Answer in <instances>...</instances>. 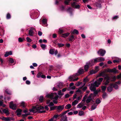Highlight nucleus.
I'll return each mask as SVG.
<instances>
[{
	"label": "nucleus",
	"mask_w": 121,
	"mask_h": 121,
	"mask_svg": "<svg viewBox=\"0 0 121 121\" xmlns=\"http://www.w3.org/2000/svg\"><path fill=\"white\" fill-rule=\"evenodd\" d=\"M55 50L54 49H51L49 51V53L52 55L54 53Z\"/></svg>",
	"instance_id": "obj_32"
},
{
	"label": "nucleus",
	"mask_w": 121,
	"mask_h": 121,
	"mask_svg": "<svg viewBox=\"0 0 121 121\" xmlns=\"http://www.w3.org/2000/svg\"><path fill=\"white\" fill-rule=\"evenodd\" d=\"M18 40L20 42H22L23 41V39L21 38L20 37L18 38Z\"/></svg>",
	"instance_id": "obj_61"
},
{
	"label": "nucleus",
	"mask_w": 121,
	"mask_h": 121,
	"mask_svg": "<svg viewBox=\"0 0 121 121\" xmlns=\"http://www.w3.org/2000/svg\"><path fill=\"white\" fill-rule=\"evenodd\" d=\"M107 94L105 93H104L103 95V97L104 98H105L107 96Z\"/></svg>",
	"instance_id": "obj_50"
},
{
	"label": "nucleus",
	"mask_w": 121,
	"mask_h": 121,
	"mask_svg": "<svg viewBox=\"0 0 121 121\" xmlns=\"http://www.w3.org/2000/svg\"><path fill=\"white\" fill-rule=\"evenodd\" d=\"M42 34V32L39 31L38 32V35L39 36H41Z\"/></svg>",
	"instance_id": "obj_64"
},
{
	"label": "nucleus",
	"mask_w": 121,
	"mask_h": 121,
	"mask_svg": "<svg viewBox=\"0 0 121 121\" xmlns=\"http://www.w3.org/2000/svg\"><path fill=\"white\" fill-rule=\"evenodd\" d=\"M33 34V32L32 30L30 29V30L29 32V35L31 36H32Z\"/></svg>",
	"instance_id": "obj_31"
},
{
	"label": "nucleus",
	"mask_w": 121,
	"mask_h": 121,
	"mask_svg": "<svg viewBox=\"0 0 121 121\" xmlns=\"http://www.w3.org/2000/svg\"><path fill=\"white\" fill-rule=\"evenodd\" d=\"M42 22L44 24H45L47 23V20L46 19H43L42 20Z\"/></svg>",
	"instance_id": "obj_46"
},
{
	"label": "nucleus",
	"mask_w": 121,
	"mask_h": 121,
	"mask_svg": "<svg viewBox=\"0 0 121 121\" xmlns=\"http://www.w3.org/2000/svg\"><path fill=\"white\" fill-rule=\"evenodd\" d=\"M5 92L7 93L8 94H11V92L9 91V90L8 89H7L5 91Z\"/></svg>",
	"instance_id": "obj_62"
},
{
	"label": "nucleus",
	"mask_w": 121,
	"mask_h": 121,
	"mask_svg": "<svg viewBox=\"0 0 121 121\" xmlns=\"http://www.w3.org/2000/svg\"><path fill=\"white\" fill-rule=\"evenodd\" d=\"M69 40L70 41H73L74 40V37L73 35H72L71 36V38L69 39Z\"/></svg>",
	"instance_id": "obj_34"
},
{
	"label": "nucleus",
	"mask_w": 121,
	"mask_h": 121,
	"mask_svg": "<svg viewBox=\"0 0 121 121\" xmlns=\"http://www.w3.org/2000/svg\"><path fill=\"white\" fill-rule=\"evenodd\" d=\"M43 96H41L40 97L39 99V100L40 102H42L43 101Z\"/></svg>",
	"instance_id": "obj_53"
},
{
	"label": "nucleus",
	"mask_w": 121,
	"mask_h": 121,
	"mask_svg": "<svg viewBox=\"0 0 121 121\" xmlns=\"http://www.w3.org/2000/svg\"><path fill=\"white\" fill-rule=\"evenodd\" d=\"M3 111L7 115H8L9 114V112L7 108L4 109L3 110Z\"/></svg>",
	"instance_id": "obj_16"
},
{
	"label": "nucleus",
	"mask_w": 121,
	"mask_h": 121,
	"mask_svg": "<svg viewBox=\"0 0 121 121\" xmlns=\"http://www.w3.org/2000/svg\"><path fill=\"white\" fill-rule=\"evenodd\" d=\"M97 53L100 56H103L104 55L106 51L104 50L101 49L98 51Z\"/></svg>",
	"instance_id": "obj_7"
},
{
	"label": "nucleus",
	"mask_w": 121,
	"mask_h": 121,
	"mask_svg": "<svg viewBox=\"0 0 121 121\" xmlns=\"http://www.w3.org/2000/svg\"><path fill=\"white\" fill-rule=\"evenodd\" d=\"M78 102V101L77 100H75L74 101L72 102V105H75Z\"/></svg>",
	"instance_id": "obj_26"
},
{
	"label": "nucleus",
	"mask_w": 121,
	"mask_h": 121,
	"mask_svg": "<svg viewBox=\"0 0 121 121\" xmlns=\"http://www.w3.org/2000/svg\"><path fill=\"white\" fill-rule=\"evenodd\" d=\"M92 95V94H91L88 97L87 99L86 100V102L87 103H89L91 101V97Z\"/></svg>",
	"instance_id": "obj_15"
},
{
	"label": "nucleus",
	"mask_w": 121,
	"mask_h": 121,
	"mask_svg": "<svg viewBox=\"0 0 121 121\" xmlns=\"http://www.w3.org/2000/svg\"><path fill=\"white\" fill-rule=\"evenodd\" d=\"M72 7L76 9H79L80 7V5H76V3L73 2L72 4Z\"/></svg>",
	"instance_id": "obj_13"
},
{
	"label": "nucleus",
	"mask_w": 121,
	"mask_h": 121,
	"mask_svg": "<svg viewBox=\"0 0 121 121\" xmlns=\"http://www.w3.org/2000/svg\"><path fill=\"white\" fill-rule=\"evenodd\" d=\"M67 112V111H65L62 113L60 114L59 116L62 117L61 118V121H67V117L65 115L63 116V115L65 114Z\"/></svg>",
	"instance_id": "obj_6"
},
{
	"label": "nucleus",
	"mask_w": 121,
	"mask_h": 121,
	"mask_svg": "<svg viewBox=\"0 0 121 121\" xmlns=\"http://www.w3.org/2000/svg\"><path fill=\"white\" fill-rule=\"evenodd\" d=\"M79 115L81 116L84 115V112L83 111H80L78 113Z\"/></svg>",
	"instance_id": "obj_38"
},
{
	"label": "nucleus",
	"mask_w": 121,
	"mask_h": 121,
	"mask_svg": "<svg viewBox=\"0 0 121 121\" xmlns=\"http://www.w3.org/2000/svg\"><path fill=\"white\" fill-rule=\"evenodd\" d=\"M56 108L57 110L58 111L60 112L64 108V106L62 105L59 106H56Z\"/></svg>",
	"instance_id": "obj_12"
},
{
	"label": "nucleus",
	"mask_w": 121,
	"mask_h": 121,
	"mask_svg": "<svg viewBox=\"0 0 121 121\" xmlns=\"http://www.w3.org/2000/svg\"><path fill=\"white\" fill-rule=\"evenodd\" d=\"M70 33H67L64 34H62V35L61 36L64 38H65L68 36L69 35Z\"/></svg>",
	"instance_id": "obj_20"
},
{
	"label": "nucleus",
	"mask_w": 121,
	"mask_h": 121,
	"mask_svg": "<svg viewBox=\"0 0 121 121\" xmlns=\"http://www.w3.org/2000/svg\"><path fill=\"white\" fill-rule=\"evenodd\" d=\"M86 98L87 95H85L82 101H85V99H86Z\"/></svg>",
	"instance_id": "obj_63"
},
{
	"label": "nucleus",
	"mask_w": 121,
	"mask_h": 121,
	"mask_svg": "<svg viewBox=\"0 0 121 121\" xmlns=\"http://www.w3.org/2000/svg\"><path fill=\"white\" fill-rule=\"evenodd\" d=\"M59 116L58 115H54L52 118L49 119L48 121H56L57 120L56 118Z\"/></svg>",
	"instance_id": "obj_11"
},
{
	"label": "nucleus",
	"mask_w": 121,
	"mask_h": 121,
	"mask_svg": "<svg viewBox=\"0 0 121 121\" xmlns=\"http://www.w3.org/2000/svg\"><path fill=\"white\" fill-rule=\"evenodd\" d=\"M21 105L23 107H25V103L23 102H22L21 103Z\"/></svg>",
	"instance_id": "obj_48"
},
{
	"label": "nucleus",
	"mask_w": 121,
	"mask_h": 121,
	"mask_svg": "<svg viewBox=\"0 0 121 121\" xmlns=\"http://www.w3.org/2000/svg\"><path fill=\"white\" fill-rule=\"evenodd\" d=\"M93 60V62L94 63V65L95 63L98 62V58L95 59H94V60Z\"/></svg>",
	"instance_id": "obj_37"
},
{
	"label": "nucleus",
	"mask_w": 121,
	"mask_h": 121,
	"mask_svg": "<svg viewBox=\"0 0 121 121\" xmlns=\"http://www.w3.org/2000/svg\"><path fill=\"white\" fill-rule=\"evenodd\" d=\"M71 0H66L65 1V4L66 5L68 4L69 1Z\"/></svg>",
	"instance_id": "obj_45"
},
{
	"label": "nucleus",
	"mask_w": 121,
	"mask_h": 121,
	"mask_svg": "<svg viewBox=\"0 0 121 121\" xmlns=\"http://www.w3.org/2000/svg\"><path fill=\"white\" fill-rule=\"evenodd\" d=\"M111 69H108L105 70L106 72H111Z\"/></svg>",
	"instance_id": "obj_51"
},
{
	"label": "nucleus",
	"mask_w": 121,
	"mask_h": 121,
	"mask_svg": "<svg viewBox=\"0 0 121 121\" xmlns=\"http://www.w3.org/2000/svg\"><path fill=\"white\" fill-rule=\"evenodd\" d=\"M98 62H100L104 61L105 60V59L102 57H100L98 58Z\"/></svg>",
	"instance_id": "obj_18"
},
{
	"label": "nucleus",
	"mask_w": 121,
	"mask_h": 121,
	"mask_svg": "<svg viewBox=\"0 0 121 121\" xmlns=\"http://www.w3.org/2000/svg\"><path fill=\"white\" fill-rule=\"evenodd\" d=\"M84 105V104H83L82 103H80L77 105V108H81Z\"/></svg>",
	"instance_id": "obj_25"
},
{
	"label": "nucleus",
	"mask_w": 121,
	"mask_h": 121,
	"mask_svg": "<svg viewBox=\"0 0 121 121\" xmlns=\"http://www.w3.org/2000/svg\"><path fill=\"white\" fill-rule=\"evenodd\" d=\"M26 39L28 42H30L31 41V40L29 37H27L26 38Z\"/></svg>",
	"instance_id": "obj_47"
},
{
	"label": "nucleus",
	"mask_w": 121,
	"mask_h": 121,
	"mask_svg": "<svg viewBox=\"0 0 121 121\" xmlns=\"http://www.w3.org/2000/svg\"><path fill=\"white\" fill-rule=\"evenodd\" d=\"M98 71V70L97 71H94L93 70H91L90 73L89 74H93L95 73H96Z\"/></svg>",
	"instance_id": "obj_30"
},
{
	"label": "nucleus",
	"mask_w": 121,
	"mask_h": 121,
	"mask_svg": "<svg viewBox=\"0 0 121 121\" xmlns=\"http://www.w3.org/2000/svg\"><path fill=\"white\" fill-rule=\"evenodd\" d=\"M105 70H104V71L100 73L102 77H104L106 75L105 73Z\"/></svg>",
	"instance_id": "obj_33"
},
{
	"label": "nucleus",
	"mask_w": 121,
	"mask_h": 121,
	"mask_svg": "<svg viewBox=\"0 0 121 121\" xmlns=\"http://www.w3.org/2000/svg\"><path fill=\"white\" fill-rule=\"evenodd\" d=\"M3 102L0 101V106H2L3 107H4L5 106V105L4 104H3Z\"/></svg>",
	"instance_id": "obj_42"
},
{
	"label": "nucleus",
	"mask_w": 121,
	"mask_h": 121,
	"mask_svg": "<svg viewBox=\"0 0 121 121\" xmlns=\"http://www.w3.org/2000/svg\"><path fill=\"white\" fill-rule=\"evenodd\" d=\"M9 107L11 108L14 110H15L16 109V105L15 104H14L13 102H11L9 104Z\"/></svg>",
	"instance_id": "obj_8"
},
{
	"label": "nucleus",
	"mask_w": 121,
	"mask_h": 121,
	"mask_svg": "<svg viewBox=\"0 0 121 121\" xmlns=\"http://www.w3.org/2000/svg\"><path fill=\"white\" fill-rule=\"evenodd\" d=\"M82 97V95H80L78 96L77 98V100H78V101L80 99H81Z\"/></svg>",
	"instance_id": "obj_59"
},
{
	"label": "nucleus",
	"mask_w": 121,
	"mask_h": 121,
	"mask_svg": "<svg viewBox=\"0 0 121 121\" xmlns=\"http://www.w3.org/2000/svg\"><path fill=\"white\" fill-rule=\"evenodd\" d=\"M54 105L53 103L52 102H50L48 106L50 107L53 106Z\"/></svg>",
	"instance_id": "obj_55"
},
{
	"label": "nucleus",
	"mask_w": 121,
	"mask_h": 121,
	"mask_svg": "<svg viewBox=\"0 0 121 121\" xmlns=\"http://www.w3.org/2000/svg\"><path fill=\"white\" fill-rule=\"evenodd\" d=\"M97 105L95 104H93L91 108V110H93L96 108V107Z\"/></svg>",
	"instance_id": "obj_27"
},
{
	"label": "nucleus",
	"mask_w": 121,
	"mask_h": 121,
	"mask_svg": "<svg viewBox=\"0 0 121 121\" xmlns=\"http://www.w3.org/2000/svg\"><path fill=\"white\" fill-rule=\"evenodd\" d=\"M111 78L112 79V80H111V81H115L116 80V78L115 76H113V77H111Z\"/></svg>",
	"instance_id": "obj_52"
},
{
	"label": "nucleus",
	"mask_w": 121,
	"mask_h": 121,
	"mask_svg": "<svg viewBox=\"0 0 121 121\" xmlns=\"http://www.w3.org/2000/svg\"><path fill=\"white\" fill-rule=\"evenodd\" d=\"M9 55V52H6L5 54H4V56L5 57H7Z\"/></svg>",
	"instance_id": "obj_56"
},
{
	"label": "nucleus",
	"mask_w": 121,
	"mask_h": 121,
	"mask_svg": "<svg viewBox=\"0 0 121 121\" xmlns=\"http://www.w3.org/2000/svg\"><path fill=\"white\" fill-rule=\"evenodd\" d=\"M84 72V71L83 69L82 68H80L78 70V72L79 74H82Z\"/></svg>",
	"instance_id": "obj_22"
},
{
	"label": "nucleus",
	"mask_w": 121,
	"mask_h": 121,
	"mask_svg": "<svg viewBox=\"0 0 121 121\" xmlns=\"http://www.w3.org/2000/svg\"><path fill=\"white\" fill-rule=\"evenodd\" d=\"M77 74L73 75L70 76L69 77V81L74 82L77 81L78 79V78H76V76L77 75Z\"/></svg>",
	"instance_id": "obj_5"
},
{
	"label": "nucleus",
	"mask_w": 121,
	"mask_h": 121,
	"mask_svg": "<svg viewBox=\"0 0 121 121\" xmlns=\"http://www.w3.org/2000/svg\"><path fill=\"white\" fill-rule=\"evenodd\" d=\"M105 78L106 80V81L104 83V84L105 85H107L110 82V77L106 75L105 77Z\"/></svg>",
	"instance_id": "obj_9"
},
{
	"label": "nucleus",
	"mask_w": 121,
	"mask_h": 121,
	"mask_svg": "<svg viewBox=\"0 0 121 121\" xmlns=\"http://www.w3.org/2000/svg\"><path fill=\"white\" fill-rule=\"evenodd\" d=\"M71 107V105L70 104H68L66 105L65 108L67 109H69Z\"/></svg>",
	"instance_id": "obj_23"
},
{
	"label": "nucleus",
	"mask_w": 121,
	"mask_h": 121,
	"mask_svg": "<svg viewBox=\"0 0 121 121\" xmlns=\"http://www.w3.org/2000/svg\"><path fill=\"white\" fill-rule=\"evenodd\" d=\"M71 34H73L74 33H75L77 34H78V31L76 30H74L73 31L71 32Z\"/></svg>",
	"instance_id": "obj_24"
},
{
	"label": "nucleus",
	"mask_w": 121,
	"mask_h": 121,
	"mask_svg": "<svg viewBox=\"0 0 121 121\" xmlns=\"http://www.w3.org/2000/svg\"><path fill=\"white\" fill-rule=\"evenodd\" d=\"M41 46L43 49H44L46 47V45L45 44H42L41 45Z\"/></svg>",
	"instance_id": "obj_40"
},
{
	"label": "nucleus",
	"mask_w": 121,
	"mask_h": 121,
	"mask_svg": "<svg viewBox=\"0 0 121 121\" xmlns=\"http://www.w3.org/2000/svg\"><path fill=\"white\" fill-rule=\"evenodd\" d=\"M46 96L52 99H54L57 100L58 98L57 96L55 93H52L50 94H48L46 95Z\"/></svg>",
	"instance_id": "obj_4"
},
{
	"label": "nucleus",
	"mask_w": 121,
	"mask_h": 121,
	"mask_svg": "<svg viewBox=\"0 0 121 121\" xmlns=\"http://www.w3.org/2000/svg\"><path fill=\"white\" fill-rule=\"evenodd\" d=\"M6 17L7 19H9L11 17V16L9 13H8Z\"/></svg>",
	"instance_id": "obj_49"
},
{
	"label": "nucleus",
	"mask_w": 121,
	"mask_h": 121,
	"mask_svg": "<svg viewBox=\"0 0 121 121\" xmlns=\"http://www.w3.org/2000/svg\"><path fill=\"white\" fill-rule=\"evenodd\" d=\"M50 107V111L54 110L55 109V108H56V106L53 107L51 106Z\"/></svg>",
	"instance_id": "obj_43"
},
{
	"label": "nucleus",
	"mask_w": 121,
	"mask_h": 121,
	"mask_svg": "<svg viewBox=\"0 0 121 121\" xmlns=\"http://www.w3.org/2000/svg\"><path fill=\"white\" fill-rule=\"evenodd\" d=\"M76 93H80V94H81L83 93V92L80 89H78L76 91Z\"/></svg>",
	"instance_id": "obj_28"
},
{
	"label": "nucleus",
	"mask_w": 121,
	"mask_h": 121,
	"mask_svg": "<svg viewBox=\"0 0 121 121\" xmlns=\"http://www.w3.org/2000/svg\"><path fill=\"white\" fill-rule=\"evenodd\" d=\"M1 119L4 121H11L13 120L12 118L11 117H0Z\"/></svg>",
	"instance_id": "obj_10"
},
{
	"label": "nucleus",
	"mask_w": 121,
	"mask_h": 121,
	"mask_svg": "<svg viewBox=\"0 0 121 121\" xmlns=\"http://www.w3.org/2000/svg\"><path fill=\"white\" fill-rule=\"evenodd\" d=\"M113 85V84H111L110 86L108 87L107 90L108 92H111L112 91Z\"/></svg>",
	"instance_id": "obj_14"
},
{
	"label": "nucleus",
	"mask_w": 121,
	"mask_h": 121,
	"mask_svg": "<svg viewBox=\"0 0 121 121\" xmlns=\"http://www.w3.org/2000/svg\"><path fill=\"white\" fill-rule=\"evenodd\" d=\"M73 10V9H72L70 7L69 8V9L67 10V11L68 12H70L72 11Z\"/></svg>",
	"instance_id": "obj_57"
},
{
	"label": "nucleus",
	"mask_w": 121,
	"mask_h": 121,
	"mask_svg": "<svg viewBox=\"0 0 121 121\" xmlns=\"http://www.w3.org/2000/svg\"><path fill=\"white\" fill-rule=\"evenodd\" d=\"M22 110L20 109H18L16 111L17 115V116H19L21 114Z\"/></svg>",
	"instance_id": "obj_19"
},
{
	"label": "nucleus",
	"mask_w": 121,
	"mask_h": 121,
	"mask_svg": "<svg viewBox=\"0 0 121 121\" xmlns=\"http://www.w3.org/2000/svg\"><path fill=\"white\" fill-rule=\"evenodd\" d=\"M106 87L105 86H101V90L103 92H104L106 90Z\"/></svg>",
	"instance_id": "obj_21"
},
{
	"label": "nucleus",
	"mask_w": 121,
	"mask_h": 121,
	"mask_svg": "<svg viewBox=\"0 0 121 121\" xmlns=\"http://www.w3.org/2000/svg\"><path fill=\"white\" fill-rule=\"evenodd\" d=\"M119 18V16H116L114 17L112 19H116Z\"/></svg>",
	"instance_id": "obj_58"
},
{
	"label": "nucleus",
	"mask_w": 121,
	"mask_h": 121,
	"mask_svg": "<svg viewBox=\"0 0 121 121\" xmlns=\"http://www.w3.org/2000/svg\"><path fill=\"white\" fill-rule=\"evenodd\" d=\"M94 91V93L95 94H97L100 91V90L99 89V91L95 90V89L94 90H91Z\"/></svg>",
	"instance_id": "obj_35"
},
{
	"label": "nucleus",
	"mask_w": 121,
	"mask_h": 121,
	"mask_svg": "<svg viewBox=\"0 0 121 121\" xmlns=\"http://www.w3.org/2000/svg\"><path fill=\"white\" fill-rule=\"evenodd\" d=\"M113 86L116 89H117L118 88V86L116 84H113Z\"/></svg>",
	"instance_id": "obj_39"
},
{
	"label": "nucleus",
	"mask_w": 121,
	"mask_h": 121,
	"mask_svg": "<svg viewBox=\"0 0 121 121\" xmlns=\"http://www.w3.org/2000/svg\"><path fill=\"white\" fill-rule=\"evenodd\" d=\"M59 32L61 34L63 32V30L61 29H60Z\"/></svg>",
	"instance_id": "obj_60"
},
{
	"label": "nucleus",
	"mask_w": 121,
	"mask_h": 121,
	"mask_svg": "<svg viewBox=\"0 0 121 121\" xmlns=\"http://www.w3.org/2000/svg\"><path fill=\"white\" fill-rule=\"evenodd\" d=\"M93 60H90L86 62V65L84 66V69L86 71H87L89 67V66H91L94 65V63L93 62Z\"/></svg>",
	"instance_id": "obj_3"
},
{
	"label": "nucleus",
	"mask_w": 121,
	"mask_h": 121,
	"mask_svg": "<svg viewBox=\"0 0 121 121\" xmlns=\"http://www.w3.org/2000/svg\"><path fill=\"white\" fill-rule=\"evenodd\" d=\"M44 108L43 107L40 106H36L34 107L32 109L30 110V112H39L42 113L45 112V111H39L40 110L43 109Z\"/></svg>",
	"instance_id": "obj_2"
},
{
	"label": "nucleus",
	"mask_w": 121,
	"mask_h": 121,
	"mask_svg": "<svg viewBox=\"0 0 121 121\" xmlns=\"http://www.w3.org/2000/svg\"><path fill=\"white\" fill-rule=\"evenodd\" d=\"M63 84L62 83L60 82L58 83L57 84V86H58V88L60 89L62 87Z\"/></svg>",
	"instance_id": "obj_29"
},
{
	"label": "nucleus",
	"mask_w": 121,
	"mask_h": 121,
	"mask_svg": "<svg viewBox=\"0 0 121 121\" xmlns=\"http://www.w3.org/2000/svg\"><path fill=\"white\" fill-rule=\"evenodd\" d=\"M96 103L97 104H99L101 102L100 100L99 99H97L96 100Z\"/></svg>",
	"instance_id": "obj_44"
},
{
	"label": "nucleus",
	"mask_w": 121,
	"mask_h": 121,
	"mask_svg": "<svg viewBox=\"0 0 121 121\" xmlns=\"http://www.w3.org/2000/svg\"><path fill=\"white\" fill-rule=\"evenodd\" d=\"M58 94L59 95L61 96L63 95L64 94L63 93H62L61 91V90H60L58 91Z\"/></svg>",
	"instance_id": "obj_36"
},
{
	"label": "nucleus",
	"mask_w": 121,
	"mask_h": 121,
	"mask_svg": "<svg viewBox=\"0 0 121 121\" xmlns=\"http://www.w3.org/2000/svg\"><path fill=\"white\" fill-rule=\"evenodd\" d=\"M111 72L116 73L118 72L116 68H114L113 69H111Z\"/></svg>",
	"instance_id": "obj_17"
},
{
	"label": "nucleus",
	"mask_w": 121,
	"mask_h": 121,
	"mask_svg": "<svg viewBox=\"0 0 121 121\" xmlns=\"http://www.w3.org/2000/svg\"><path fill=\"white\" fill-rule=\"evenodd\" d=\"M9 61L10 63H13L14 62V60L13 59L10 58L9 59Z\"/></svg>",
	"instance_id": "obj_41"
},
{
	"label": "nucleus",
	"mask_w": 121,
	"mask_h": 121,
	"mask_svg": "<svg viewBox=\"0 0 121 121\" xmlns=\"http://www.w3.org/2000/svg\"><path fill=\"white\" fill-rule=\"evenodd\" d=\"M58 45L59 47H62L64 46V44H61V43H58Z\"/></svg>",
	"instance_id": "obj_54"
},
{
	"label": "nucleus",
	"mask_w": 121,
	"mask_h": 121,
	"mask_svg": "<svg viewBox=\"0 0 121 121\" xmlns=\"http://www.w3.org/2000/svg\"><path fill=\"white\" fill-rule=\"evenodd\" d=\"M103 80V78H99L98 80L95 81L94 83L91 84L90 88V90H94L95 89V87H98L100 84Z\"/></svg>",
	"instance_id": "obj_1"
}]
</instances>
